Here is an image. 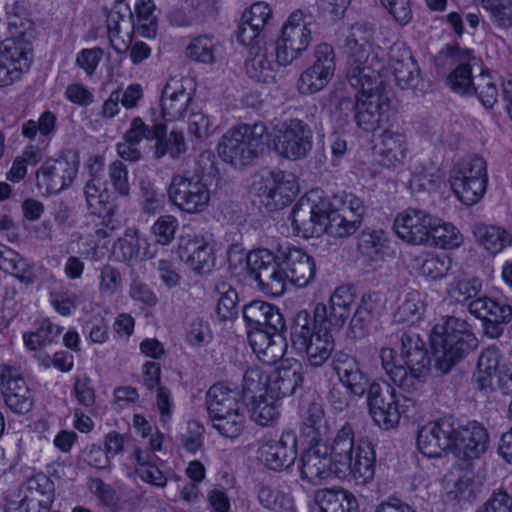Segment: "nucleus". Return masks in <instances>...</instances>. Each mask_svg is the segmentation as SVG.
Masks as SVG:
<instances>
[{
    "mask_svg": "<svg viewBox=\"0 0 512 512\" xmlns=\"http://www.w3.org/2000/svg\"><path fill=\"white\" fill-rule=\"evenodd\" d=\"M383 68L379 56L366 58L348 57L346 65V79L355 89L356 95L381 91L379 88V73Z\"/></svg>",
    "mask_w": 512,
    "mask_h": 512,
    "instance_id": "obj_15",
    "label": "nucleus"
},
{
    "mask_svg": "<svg viewBox=\"0 0 512 512\" xmlns=\"http://www.w3.org/2000/svg\"><path fill=\"white\" fill-rule=\"evenodd\" d=\"M462 242L460 231L451 223L444 222L435 217L432 221L429 231V243L443 249H452L458 247Z\"/></svg>",
    "mask_w": 512,
    "mask_h": 512,
    "instance_id": "obj_42",
    "label": "nucleus"
},
{
    "mask_svg": "<svg viewBox=\"0 0 512 512\" xmlns=\"http://www.w3.org/2000/svg\"><path fill=\"white\" fill-rule=\"evenodd\" d=\"M266 137L267 127L262 122L231 127L218 143V154L235 168L248 166L263 151Z\"/></svg>",
    "mask_w": 512,
    "mask_h": 512,
    "instance_id": "obj_3",
    "label": "nucleus"
},
{
    "mask_svg": "<svg viewBox=\"0 0 512 512\" xmlns=\"http://www.w3.org/2000/svg\"><path fill=\"white\" fill-rule=\"evenodd\" d=\"M390 65L399 87L402 89L417 88L420 82L419 67L406 48L392 47Z\"/></svg>",
    "mask_w": 512,
    "mask_h": 512,
    "instance_id": "obj_26",
    "label": "nucleus"
},
{
    "mask_svg": "<svg viewBox=\"0 0 512 512\" xmlns=\"http://www.w3.org/2000/svg\"><path fill=\"white\" fill-rule=\"evenodd\" d=\"M303 432L311 442L320 443L329 432L321 404L313 402L309 405L303 421Z\"/></svg>",
    "mask_w": 512,
    "mask_h": 512,
    "instance_id": "obj_45",
    "label": "nucleus"
},
{
    "mask_svg": "<svg viewBox=\"0 0 512 512\" xmlns=\"http://www.w3.org/2000/svg\"><path fill=\"white\" fill-rule=\"evenodd\" d=\"M428 352L426 343L415 331H397L386 336L381 352Z\"/></svg>",
    "mask_w": 512,
    "mask_h": 512,
    "instance_id": "obj_41",
    "label": "nucleus"
},
{
    "mask_svg": "<svg viewBox=\"0 0 512 512\" xmlns=\"http://www.w3.org/2000/svg\"><path fill=\"white\" fill-rule=\"evenodd\" d=\"M313 19L302 10L290 14L282 27L280 37L273 43V51L279 65L287 66L298 59L312 40Z\"/></svg>",
    "mask_w": 512,
    "mask_h": 512,
    "instance_id": "obj_4",
    "label": "nucleus"
},
{
    "mask_svg": "<svg viewBox=\"0 0 512 512\" xmlns=\"http://www.w3.org/2000/svg\"><path fill=\"white\" fill-rule=\"evenodd\" d=\"M168 197L181 211L198 214L208 207L211 192L202 177L177 174L171 179Z\"/></svg>",
    "mask_w": 512,
    "mask_h": 512,
    "instance_id": "obj_6",
    "label": "nucleus"
},
{
    "mask_svg": "<svg viewBox=\"0 0 512 512\" xmlns=\"http://www.w3.org/2000/svg\"><path fill=\"white\" fill-rule=\"evenodd\" d=\"M354 433L351 425L345 424L336 434L332 446L329 448V458L336 467V475L344 476L348 473L350 460L355 453Z\"/></svg>",
    "mask_w": 512,
    "mask_h": 512,
    "instance_id": "obj_28",
    "label": "nucleus"
},
{
    "mask_svg": "<svg viewBox=\"0 0 512 512\" xmlns=\"http://www.w3.org/2000/svg\"><path fill=\"white\" fill-rule=\"evenodd\" d=\"M6 257L0 265V269L15 276L25 285L33 284L36 280L34 266L18 252L11 249L6 252Z\"/></svg>",
    "mask_w": 512,
    "mask_h": 512,
    "instance_id": "obj_43",
    "label": "nucleus"
},
{
    "mask_svg": "<svg viewBox=\"0 0 512 512\" xmlns=\"http://www.w3.org/2000/svg\"><path fill=\"white\" fill-rule=\"evenodd\" d=\"M450 267V260L446 257H441L436 254L427 253L421 260L418 270L419 273L432 280L441 279L444 277Z\"/></svg>",
    "mask_w": 512,
    "mask_h": 512,
    "instance_id": "obj_59",
    "label": "nucleus"
},
{
    "mask_svg": "<svg viewBox=\"0 0 512 512\" xmlns=\"http://www.w3.org/2000/svg\"><path fill=\"white\" fill-rule=\"evenodd\" d=\"M217 41L208 35H200L192 39L186 48V55L197 62L211 64L215 61Z\"/></svg>",
    "mask_w": 512,
    "mask_h": 512,
    "instance_id": "obj_52",
    "label": "nucleus"
},
{
    "mask_svg": "<svg viewBox=\"0 0 512 512\" xmlns=\"http://www.w3.org/2000/svg\"><path fill=\"white\" fill-rule=\"evenodd\" d=\"M212 339L209 324L200 318L192 320L186 332V340L192 347H200Z\"/></svg>",
    "mask_w": 512,
    "mask_h": 512,
    "instance_id": "obj_64",
    "label": "nucleus"
},
{
    "mask_svg": "<svg viewBox=\"0 0 512 512\" xmlns=\"http://www.w3.org/2000/svg\"><path fill=\"white\" fill-rule=\"evenodd\" d=\"M377 153L385 166H395L406 156L405 136L398 132L385 130L380 135V143L376 146Z\"/></svg>",
    "mask_w": 512,
    "mask_h": 512,
    "instance_id": "obj_36",
    "label": "nucleus"
},
{
    "mask_svg": "<svg viewBox=\"0 0 512 512\" xmlns=\"http://www.w3.org/2000/svg\"><path fill=\"white\" fill-rule=\"evenodd\" d=\"M112 252L119 261L123 262L154 256V253L149 250L147 239L135 228H128L125 231L124 236L114 243Z\"/></svg>",
    "mask_w": 512,
    "mask_h": 512,
    "instance_id": "obj_29",
    "label": "nucleus"
},
{
    "mask_svg": "<svg viewBox=\"0 0 512 512\" xmlns=\"http://www.w3.org/2000/svg\"><path fill=\"white\" fill-rule=\"evenodd\" d=\"M355 307V295L348 286L338 287L330 297L327 324L341 328Z\"/></svg>",
    "mask_w": 512,
    "mask_h": 512,
    "instance_id": "obj_33",
    "label": "nucleus"
},
{
    "mask_svg": "<svg viewBox=\"0 0 512 512\" xmlns=\"http://www.w3.org/2000/svg\"><path fill=\"white\" fill-rule=\"evenodd\" d=\"M242 396L246 404L270 396L269 377L259 369H248L243 376Z\"/></svg>",
    "mask_w": 512,
    "mask_h": 512,
    "instance_id": "obj_44",
    "label": "nucleus"
},
{
    "mask_svg": "<svg viewBox=\"0 0 512 512\" xmlns=\"http://www.w3.org/2000/svg\"><path fill=\"white\" fill-rule=\"evenodd\" d=\"M462 354H381V361L391 380L401 388L413 385L426 373L434 376L446 374Z\"/></svg>",
    "mask_w": 512,
    "mask_h": 512,
    "instance_id": "obj_2",
    "label": "nucleus"
},
{
    "mask_svg": "<svg viewBox=\"0 0 512 512\" xmlns=\"http://www.w3.org/2000/svg\"><path fill=\"white\" fill-rule=\"evenodd\" d=\"M385 234L382 230H363L358 237V249L372 260H376L383 253L385 247Z\"/></svg>",
    "mask_w": 512,
    "mask_h": 512,
    "instance_id": "obj_54",
    "label": "nucleus"
},
{
    "mask_svg": "<svg viewBox=\"0 0 512 512\" xmlns=\"http://www.w3.org/2000/svg\"><path fill=\"white\" fill-rule=\"evenodd\" d=\"M469 312L482 321H510L512 307L488 297H480L468 305Z\"/></svg>",
    "mask_w": 512,
    "mask_h": 512,
    "instance_id": "obj_39",
    "label": "nucleus"
},
{
    "mask_svg": "<svg viewBox=\"0 0 512 512\" xmlns=\"http://www.w3.org/2000/svg\"><path fill=\"white\" fill-rule=\"evenodd\" d=\"M277 400H279V398L266 396L263 397V399H258L249 404H246L249 407L251 419L258 425H268L278 415V411L275 406V402Z\"/></svg>",
    "mask_w": 512,
    "mask_h": 512,
    "instance_id": "obj_57",
    "label": "nucleus"
},
{
    "mask_svg": "<svg viewBox=\"0 0 512 512\" xmlns=\"http://www.w3.org/2000/svg\"><path fill=\"white\" fill-rule=\"evenodd\" d=\"M453 192L465 205L472 206L478 203L486 192L487 182L485 179H464L449 177Z\"/></svg>",
    "mask_w": 512,
    "mask_h": 512,
    "instance_id": "obj_40",
    "label": "nucleus"
},
{
    "mask_svg": "<svg viewBox=\"0 0 512 512\" xmlns=\"http://www.w3.org/2000/svg\"><path fill=\"white\" fill-rule=\"evenodd\" d=\"M213 427L224 437L236 438L238 437L245 424V416L238 410L233 413H228L217 417L213 420Z\"/></svg>",
    "mask_w": 512,
    "mask_h": 512,
    "instance_id": "obj_58",
    "label": "nucleus"
},
{
    "mask_svg": "<svg viewBox=\"0 0 512 512\" xmlns=\"http://www.w3.org/2000/svg\"><path fill=\"white\" fill-rule=\"evenodd\" d=\"M365 205L358 196L345 191L327 197L323 190L312 189L294 206L291 220L298 236L311 238L326 232L337 238L357 231Z\"/></svg>",
    "mask_w": 512,
    "mask_h": 512,
    "instance_id": "obj_1",
    "label": "nucleus"
},
{
    "mask_svg": "<svg viewBox=\"0 0 512 512\" xmlns=\"http://www.w3.org/2000/svg\"><path fill=\"white\" fill-rule=\"evenodd\" d=\"M60 333L59 326L54 325L49 319H45L35 332L24 333L23 340L29 350H38L46 347Z\"/></svg>",
    "mask_w": 512,
    "mask_h": 512,
    "instance_id": "obj_53",
    "label": "nucleus"
},
{
    "mask_svg": "<svg viewBox=\"0 0 512 512\" xmlns=\"http://www.w3.org/2000/svg\"><path fill=\"white\" fill-rule=\"evenodd\" d=\"M0 384L5 403L11 410L22 414L31 409L33 402L29 388L16 367L0 365Z\"/></svg>",
    "mask_w": 512,
    "mask_h": 512,
    "instance_id": "obj_17",
    "label": "nucleus"
},
{
    "mask_svg": "<svg viewBox=\"0 0 512 512\" xmlns=\"http://www.w3.org/2000/svg\"><path fill=\"white\" fill-rule=\"evenodd\" d=\"M377 315V306L372 299L370 297L363 298L350 321L348 336L358 338L364 335L365 330L372 324Z\"/></svg>",
    "mask_w": 512,
    "mask_h": 512,
    "instance_id": "obj_46",
    "label": "nucleus"
},
{
    "mask_svg": "<svg viewBox=\"0 0 512 512\" xmlns=\"http://www.w3.org/2000/svg\"><path fill=\"white\" fill-rule=\"evenodd\" d=\"M349 466L348 473L361 484L367 483L374 477L375 452L370 442L359 441Z\"/></svg>",
    "mask_w": 512,
    "mask_h": 512,
    "instance_id": "obj_34",
    "label": "nucleus"
},
{
    "mask_svg": "<svg viewBox=\"0 0 512 512\" xmlns=\"http://www.w3.org/2000/svg\"><path fill=\"white\" fill-rule=\"evenodd\" d=\"M214 292L219 296L216 314L221 321H229L237 316V292L224 281L215 284Z\"/></svg>",
    "mask_w": 512,
    "mask_h": 512,
    "instance_id": "obj_47",
    "label": "nucleus"
},
{
    "mask_svg": "<svg viewBox=\"0 0 512 512\" xmlns=\"http://www.w3.org/2000/svg\"><path fill=\"white\" fill-rule=\"evenodd\" d=\"M177 228V219L172 215H164L159 217L154 223L152 232L157 243L168 245L173 241Z\"/></svg>",
    "mask_w": 512,
    "mask_h": 512,
    "instance_id": "obj_61",
    "label": "nucleus"
},
{
    "mask_svg": "<svg viewBox=\"0 0 512 512\" xmlns=\"http://www.w3.org/2000/svg\"><path fill=\"white\" fill-rule=\"evenodd\" d=\"M300 477L312 485H320L332 474L336 475V467L329 458V448L322 443H315L301 457Z\"/></svg>",
    "mask_w": 512,
    "mask_h": 512,
    "instance_id": "obj_20",
    "label": "nucleus"
},
{
    "mask_svg": "<svg viewBox=\"0 0 512 512\" xmlns=\"http://www.w3.org/2000/svg\"><path fill=\"white\" fill-rule=\"evenodd\" d=\"M447 82L454 92L459 94L470 92L474 86L470 65L467 63L458 65L449 75Z\"/></svg>",
    "mask_w": 512,
    "mask_h": 512,
    "instance_id": "obj_62",
    "label": "nucleus"
},
{
    "mask_svg": "<svg viewBox=\"0 0 512 512\" xmlns=\"http://www.w3.org/2000/svg\"><path fill=\"white\" fill-rule=\"evenodd\" d=\"M472 233L477 242L492 254H497L512 244V236L498 226L476 223Z\"/></svg>",
    "mask_w": 512,
    "mask_h": 512,
    "instance_id": "obj_37",
    "label": "nucleus"
},
{
    "mask_svg": "<svg viewBox=\"0 0 512 512\" xmlns=\"http://www.w3.org/2000/svg\"><path fill=\"white\" fill-rule=\"evenodd\" d=\"M369 414L375 424L385 430L395 428L401 413L395 389L388 383H372L367 392Z\"/></svg>",
    "mask_w": 512,
    "mask_h": 512,
    "instance_id": "obj_10",
    "label": "nucleus"
},
{
    "mask_svg": "<svg viewBox=\"0 0 512 512\" xmlns=\"http://www.w3.org/2000/svg\"><path fill=\"white\" fill-rule=\"evenodd\" d=\"M194 84L190 78L171 77L162 91L161 108L166 121L182 119L193 99Z\"/></svg>",
    "mask_w": 512,
    "mask_h": 512,
    "instance_id": "obj_16",
    "label": "nucleus"
},
{
    "mask_svg": "<svg viewBox=\"0 0 512 512\" xmlns=\"http://www.w3.org/2000/svg\"><path fill=\"white\" fill-rule=\"evenodd\" d=\"M84 193L87 207L92 214L102 215L111 207L108 202L109 195L105 189L101 188L99 180L92 179L87 182Z\"/></svg>",
    "mask_w": 512,
    "mask_h": 512,
    "instance_id": "obj_55",
    "label": "nucleus"
},
{
    "mask_svg": "<svg viewBox=\"0 0 512 512\" xmlns=\"http://www.w3.org/2000/svg\"><path fill=\"white\" fill-rule=\"evenodd\" d=\"M251 57L245 63L247 75L257 81L263 83H273L277 80L278 69L281 65L273 61L275 52L273 51V43L264 47H251Z\"/></svg>",
    "mask_w": 512,
    "mask_h": 512,
    "instance_id": "obj_23",
    "label": "nucleus"
},
{
    "mask_svg": "<svg viewBox=\"0 0 512 512\" xmlns=\"http://www.w3.org/2000/svg\"><path fill=\"white\" fill-rule=\"evenodd\" d=\"M33 60L30 43L18 38L7 39L0 44V86L11 85L20 79Z\"/></svg>",
    "mask_w": 512,
    "mask_h": 512,
    "instance_id": "obj_11",
    "label": "nucleus"
},
{
    "mask_svg": "<svg viewBox=\"0 0 512 512\" xmlns=\"http://www.w3.org/2000/svg\"><path fill=\"white\" fill-rule=\"evenodd\" d=\"M314 501L320 512H358L356 497L344 489H319Z\"/></svg>",
    "mask_w": 512,
    "mask_h": 512,
    "instance_id": "obj_31",
    "label": "nucleus"
},
{
    "mask_svg": "<svg viewBox=\"0 0 512 512\" xmlns=\"http://www.w3.org/2000/svg\"><path fill=\"white\" fill-rule=\"evenodd\" d=\"M332 78L333 75L310 66L300 74L296 87L300 94L312 95L326 87Z\"/></svg>",
    "mask_w": 512,
    "mask_h": 512,
    "instance_id": "obj_49",
    "label": "nucleus"
},
{
    "mask_svg": "<svg viewBox=\"0 0 512 512\" xmlns=\"http://www.w3.org/2000/svg\"><path fill=\"white\" fill-rule=\"evenodd\" d=\"M277 255L285 274H287L288 283L297 287H305L314 278V260L302 249L289 245L280 246Z\"/></svg>",
    "mask_w": 512,
    "mask_h": 512,
    "instance_id": "obj_18",
    "label": "nucleus"
},
{
    "mask_svg": "<svg viewBox=\"0 0 512 512\" xmlns=\"http://www.w3.org/2000/svg\"><path fill=\"white\" fill-rule=\"evenodd\" d=\"M480 288L481 283L477 279L457 280L450 285L448 293L451 299L462 303L476 296Z\"/></svg>",
    "mask_w": 512,
    "mask_h": 512,
    "instance_id": "obj_63",
    "label": "nucleus"
},
{
    "mask_svg": "<svg viewBox=\"0 0 512 512\" xmlns=\"http://www.w3.org/2000/svg\"><path fill=\"white\" fill-rule=\"evenodd\" d=\"M328 311L323 303H317L313 312V335L308 342L307 352H334L337 348L332 330L327 328Z\"/></svg>",
    "mask_w": 512,
    "mask_h": 512,
    "instance_id": "obj_30",
    "label": "nucleus"
},
{
    "mask_svg": "<svg viewBox=\"0 0 512 512\" xmlns=\"http://www.w3.org/2000/svg\"><path fill=\"white\" fill-rule=\"evenodd\" d=\"M312 135L307 123L299 119H289L276 130L274 148L279 155L287 159H302L312 149Z\"/></svg>",
    "mask_w": 512,
    "mask_h": 512,
    "instance_id": "obj_8",
    "label": "nucleus"
},
{
    "mask_svg": "<svg viewBox=\"0 0 512 512\" xmlns=\"http://www.w3.org/2000/svg\"><path fill=\"white\" fill-rule=\"evenodd\" d=\"M449 177L464 179H485L488 181L486 162L481 157H472L458 162L450 172Z\"/></svg>",
    "mask_w": 512,
    "mask_h": 512,
    "instance_id": "obj_56",
    "label": "nucleus"
},
{
    "mask_svg": "<svg viewBox=\"0 0 512 512\" xmlns=\"http://www.w3.org/2000/svg\"><path fill=\"white\" fill-rule=\"evenodd\" d=\"M248 273L259 289L271 296H281L287 286V274L277 254L267 249H257L245 256Z\"/></svg>",
    "mask_w": 512,
    "mask_h": 512,
    "instance_id": "obj_5",
    "label": "nucleus"
},
{
    "mask_svg": "<svg viewBox=\"0 0 512 512\" xmlns=\"http://www.w3.org/2000/svg\"><path fill=\"white\" fill-rule=\"evenodd\" d=\"M281 355L273 374L269 377V391L272 398H284L302 388V365L294 358Z\"/></svg>",
    "mask_w": 512,
    "mask_h": 512,
    "instance_id": "obj_19",
    "label": "nucleus"
},
{
    "mask_svg": "<svg viewBox=\"0 0 512 512\" xmlns=\"http://www.w3.org/2000/svg\"><path fill=\"white\" fill-rule=\"evenodd\" d=\"M374 29L367 24H356L351 28V33L346 40L349 49L348 57L366 58L378 56V47H373Z\"/></svg>",
    "mask_w": 512,
    "mask_h": 512,
    "instance_id": "obj_38",
    "label": "nucleus"
},
{
    "mask_svg": "<svg viewBox=\"0 0 512 512\" xmlns=\"http://www.w3.org/2000/svg\"><path fill=\"white\" fill-rule=\"evenodd\" d=\"M155 156L161 158L169 155L171 158H178L187 150L185 137L182 131L172 130L166 133V126L163 123L154 124Z\"/></svg>",
    "mask_w": 512,
    "mask_h": 512,
    "instance_id": "obj_35",
    "label": "nucleus"
},
{
    "mask_svg": "<svg viewBox=\"0 0 512 512\" xmlns=\"http://www.w3.org/2000/svg\"><path fill=\"white\" fill-rule=\"evenodd\" d=\"M389 109V98L382 91L356 95L354 120L363 131L374 132L388 121Z\"/></svg>",
    "mask_w": 512,
    "mask_h": 512,
    "instance_id": "obj_13",
    "label": "nucleus"
},
{
    "mask_svg": "<svg viewBox=\"0 0 512 512\" xmlns=\"http://www.w3.org/2000/svg\"><path fill=\"white\" fill-rule=\"evenodd\" d=\"M206 405L211 420L240 410L238 393L222 384L210 387L206 395Z\"/></svg>",
    "mask_w": 512,
    "mask_h": 512,
    "instance_id": "obj_32",
    "label": "nucleus"
},
{
    "mask_svg": "<svg viewBox=\"0 0 512 512\" xmlns=\"http://www.w3.org/2000/svg\"><path fill=\"white\" fill-rule=\"evenodd\" d=\"M298 193V185L292 173L275 171L265 179L263 195L272 200L275 207L290 203Z\"/></svg>",
    "mask_w": 512,
    "mask_h": 512,
    "instance_id": "obj_27",
    "label": "nucleus"
},
{
    "mask_svg": "<svg viewBox=\"0 0 512 512\" xmlns=\"http://www.w3.org/2000/svg\"><path fill=\"white\" fill-rule=\"evenodd\" d=\"M456 433L457 424L452 418L429 422L418 431L417 447L426 457H441L450 450L454 451Z\"/></svg>",
    "mask_w": 512,
    "mask_h": 512,
    "instance_id": "obj_9",
    "label": "nucleus"
},
{
    "mask_svg": "<svg viewBox=\"0 0 512 512\" xmlns=\"http://www.w3.org/2000/svg\"><path fill=\"white\" fill-rule=\"evenodd\" d=\"M424 311L425 306L420 293L411 291L399 305L394 314V319L398 323L414 324L422 318Z\"/></svg>",
    "mask_w": 512,
    "mask_h": 512,
    "instance_id": "obj_50",
    "label": "nucleus"
},
{
    "mask_svg": "<svg viewBox=\"0 0 512 512\" xmlns=\"http://www.w3.org/2000/svg\"><path fill=\"white\" fill-rule=\"evenodd\" d=\"M281 332L274 331L270 327L249 328L248 341L253 352H265L269 347L278 342L284 343L283 352H286L287 344Z\"/></svg>",
    "mask_w": 512,
    "mask_h": 512,
    "instance_id": "obj_51",
    "label": "nucleus"
},
{
    "mask_svg": "<svg viewBox=\"0 0 512 512\" xmlns=\"http://www.w3.org/2000/svg\"><path fill=\"white\" fill-rule=\"evenodd\" d=\"M499 364L497 354H480L477 361L474 380L476 389L481 392L492 391V377L496 374Z\"/></svg>",
    "mask_w": 512,
    "mask_h": 512,
    "instance_id": "obj_48",
    "label": "nucleus"
},
{
    "mask_svg": "<svg viewBox=\"0 0 512 512\" xmlns=\"http://www.w3.org/2000/svg\"><path fill=\"white\" fill-rule=\"evenodd\" d=\"M179 257L197 274H206L215 266V255L210 242L203 236L182 239Z\"/></svg>",
    "mask_w": 512,
    "mask_h": 512,
    "instance_id": "obj_22",
    "label": "nucleus"
},
{
    "mask_svg": "<svg viewBox=\"0 0 512 512\" xmlns=\"http://www.w3.org/2000/svg\"><path fill=\"white\" fill-rule=\"evenodd\" d=\"M125 17L126 15L124 12L113 9L108 13L106 20L110 43L113 49L119 54L124 53L128 49V46L124 41H122L121 44L117 43L120 32L122 31V23L129 22Z\"/></svg>",
    "mask_w": 512,
    "mask_h": 512,
    "instance_id": "obj_60",
    "label": "nucleus"
},
{
    "mask_svg": "<svg viewBox=\"0 0 512 512\" xmlns=\"http://www.w3.org/2000/svg\"><path fill=\"white\" fill-rule=\"evenodd\" d=\"M454 451L463 454L466 459L478 458L485 452L488 445L486 429L476 421L465 426L457 425Z\"/></svg>",
    "mask_w": 512,
    "mask_h": 512,
    "instance_id": "obj_24",
    "label": "nucleus"
},
{
    "mask_svg": "<svg viewBox=\"0 0 512 512\" xmlns=\"http://www.w3.org/2000/svg\"><path fill=\"white\" fill-rule=\"evenodd\" d=\"M78 172V161L65 156L50 158L42 163L36 173L39 190L47 194L59 193L71 185Z\"/></svg>",
    "mask_w": 512,
    "mask_h": 512,
    "instance_id": "obj_12",
    "label": "nucleus"
},
{
    "mask_svg": "<svg viewBox=\"0 0 512 512\" xmlns=\"http://www.w3.org/2000/svg\"><path fill=\"white\" fill-rule=\"evenodd\" d=\"M429 342L432 352H469L478 346L466 322L454 316H446L433 327Z\"/></svg>",
    "mask_w": 512,
    "mask_h": 512,
    "instance_id": "obj_7",
    "label": "nucleus"
},
{
    "mask_svg": "<svg viewBox=\"0 0 512 512\" xmlns=\"http://www.w3.org/2000/svg\"><path fill=\"white\" fill-rule=\"evenodd\" d=\"M297 439L292 431L283 432L278 440H266L260 447V454L266 465L272 470L289 467L297 454Z\"/></svg>",
    "mask_w": 512,
    "mask_h": 512,
    "instance_id": "obj_21",
    "label": "nucleus"
},
{
    "mask_svg": "<svg viewBox=\"0 0 512 512\" xmlns=\"http://www.w3.org/2000/svg\"><path fill=\"white\" fill-rule=\"evenodd\" d=\"M242 313L249 328L270 327L274 331H282L285 327V320L279 309L268 302L252 301L243 307Z\"/></svg>",
    "mask_w": 512,
    "mask_h": 512,
    "instance_id": "obj_25",
    "label": "nucleus"
},
{
    "mask_svg": "<svg viewBox=\"0 0 512 512\" xmlns=\"http://www.w3.org/2000/svg\"><path fill=\"white\" fill-rule=\"evenodd\" d=\"M432 221L435 222V216L426 210L408 207L396 216L393 228L396 235L405 242L427 245Z\"/></svg>",
    "mask_w": 512,
    "mask_h": 512,
    "instance_id": "obj_14",
    "label": "nucleus"
}]
</instances>
